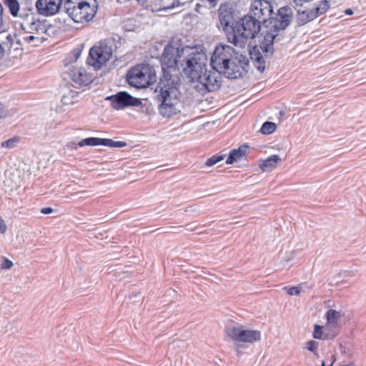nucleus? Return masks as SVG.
Segmentation results:
<instances>
[{
	"label": "nucleus",
	"instance_id": "1",
	"mask_svg": "<svg viewBox=\"0 0 366 366\" xmlns=\"http://www.w3.org/2000/svg\"><path fill=\"white\" fill-rule=\"evenodd\" d=\"M213 69L228 79H237L245 71L246 63L238 59L233 47L227 44L217 45L210 59Z\"/></svg>",
	"mask_w": 366,
	"mask_h": 366
},
{
	"label": "nucleus",
	"instance_id": "2",
	"mask_svg": "<svg viewBox=\"0 0 366 366\" xmlns=\"http://www.w3.org/2000/svg\"><path fill=\"white\" fill-rule=\"evenodd\" d=\"M180 66L187 79L192 82L199 78L207 66L208 57L205 49L200 46H185L182 49Z\"/></svg>",
	"mask_w": 366,
	"mask_h": 366
},
{
	"label": "nucleus",
	"instance_id": "3",
	"mask_svg": "<svg viewBox=\"0 0 366 366\" xmlns=\"http://www.w3.org/2000/svg\"><path fill=\"white\" fill-rule=\"evenodd\" d=\"M292 11L289 6L281 7L278 10V17L271 20L265 26L262 36L263 39L260 42V48L266 54H272L274 51V41L278 36L279 32L284 30L291 22Z\"/></svg>",
	"mask_w": 366,
	"mask_h": 366
},
{
	"label": "nucleus",
	"instance_id": "4",
	"mask_svg": "<svg viewBox=\"0 0 366 366\" xmlns=\"http://www.w3.org/2000/svg\"><path fill=\"white\" fill-rule=\"evenodd\" d=\"M233 32L228 34V41L234 46L244 47L248 39L255 37L260 31L259 20L252 16H245L235 23Z\"/></svg>",
	"mask_w": 366,
	"mask_h": 366
},
{
	"label": "nucleus",
	"instance_id": "5",
	"mask_svg": "<svg viewBox=\"0 0 366 366\" xmlns=\"http://www.w3.org/2000/svg\"><path fill=\"white\" fill-rule=\"evenodd\" d=\"M66 12L75 22L84 24L91 21L97 11L96 2L68 1L65 4Z\"/></svg>",
	"mask_w": 366,
	"mask_h": 366
},
{
	"label": "nucleus",
	"instance_id": "6",
	"mask_svg": "<svg viewBox=\"0 0 366 366\" xmlns=\"http://www.w3.org/2000/svg\"><path fill=\"white\" fill-rule=\"evenodd\" d=\"M227 337L234 342L238 351L243 345H251L261 340V332L250 330L242 325H229L226 327Z\"/></svg>",
	"mask_w": 366,
	"mask_h": 366
},
{
	"label": "nucleus",
	"instance_id": "7",
	"mask_svg": "<svg viewBox=\"0 0 366 366\" xmlns=\"http://www.w3.org/2000/svg\"><path fill=\"white\" fill-rule=\"evenodd\" d=\"M177 95L178 92L176 87L169 84H160L157 98L161 102L159 112L163 117H169L179 111V100Z\"/></svg>",
	"mask_w": 366,
	"mask_h": 366
},
{
	"label": "nucleus",
	"instance_id": "8",
	"mask_svg": "<svg viewBox=\"0 0 366 366\" xmlns=\"http://www.w3.org/2000/svg\"><path fill=\"white\" fill-rule=\"evenodd\" d=\"M127 80L132 86L146 88L157 81V75L152 66L141 64L129 70Z\"/></svg>",
	"mask_w": 366,
	"mask_h": 366
},
{
	"label": "nucleus",
	"instance_id": "9",
	"mask_svg": "<svg viewBox=\"0 0 366 366\" xmlns=\"http://www.w3.org/2000/svg\"><path fill=\"white\" fill-rule=\"evenodd\" d=\"M112 55V47L105 42L100 41L90 49L87 64L95 70L101 69L111 59Z\"/></svg>",
	"mask_w": 366,
	"mask_h": 366
},
{
	"label": "nucleus",
	"instance_id": "10",
	"mask_svg": "<svg viewBox=\"0 0 366 366\" xmlns=\"http://www.w3.org/2000/svg\"><path fill=\"white\" fill-rule=\"evenodd\" d=\"M222 73L214 71H208L207 69L199 74V78L194 79L192 83L197 84L196 88L199 90L205 89L208 92H213L218 89L221 86Z\"/></svg>",
	"mask_w": 366,
	"mask_h": 366
},
{
	"label": "nucleus",
	"instance_id": "11",
	"mask_svg": "<svg viewBox=\"0 0 366 366\" xmlns=\"http://www.w3.org/2000/svg\"><path fill=\"white\" fill-rule=\"evenodd\" d=\"M105 99L109 101L112 107L117 110L127 107H137L142 104L140 99L133 97L126 92H119L114 95L106 97Z\"/></svg>",
	"mask_w": 366,
	"mask_h": 366
},
{
	"label": "nucleus",
	"instance_id": "12",
	"mask_svg": "<svg viewBox=\"0 0 366 366\" xmlns=\"http://www.w3.org/2000/svg\"><path fill=\"white\" fill-rule=\"evenodd\" d=\"M250 11L252 17L267 23L273 12V8L269 0H253Z\"/></svg>",
	"mask_w": 366,
	"mask_h": 366
},
{
	"label": "nucleus",
	"instance_id": "13",
	"mask_svg": "<svg viewBox=\"0 0 366 366\" xmlns=\"http://www.w3.org/2000/svg\"><path fill=\"white\" fill-rule=\"evenodd\" d=\"M69 76L73 83L79 86H87L94 79L91 69L84 66L73 67L69 71Z\"/></svg>",
	"mask_w": 366,
	"mask_h": 366
},
{
	"label": "nucleus",
	"instance_id": "14",
	"mask_svg": "<svg viewBox=\"0 0 366 366\" xmlns=\"http://www.w3.org/2000/svg\"><path fill=\"white\" fill-rule=\"evenodd\" d=\"M127 145L123 141H114L111 139L89 137L81 140L78 146L83 147L85 146H105L111 148H122Z\"/></svg>",
	"mask_w": 366,
	"mask_h": 366
},
{
	"label": "nucleus",
	"instance_id": "15",
	"mask_svg": "<svg viewBox=\"0 0 366 366\" xmlns=\"http://www.w3.org/2000/svg\"><path fill=\"white\" fill-rule=\"evenodd\" d=\"M182 59V49H179L170 44L165 46L162 57L163 65L168 68H172L177 66L178 64L180 65V61Z\"/></svg>",
	"mask_w": 366,
	"mask_h": 366
},
{
	"label": "nucleus",
	"instance_id": "16",
	"mask_svg": "<svg viewBox=\"0 0 366 366\" xmlns=\"http://www.w3.org/2000/svg\"><path fill=\"white\" fill-rule=\"evenodd\" d=\"M340 331L326 322L325 325H315L312 332L314 339L320 340H333Z\"/></svg>",
	"mask_w": 366,
	"mask_h": 366
},
{
	"label": "nucleus",
	"instance_id": "17",
	"mask_svg": "<svg viewBox=\"0 0 366 366\" xmlns=\"http://www.w3.org/2000/svg\"><path fill=\"white\" fill-rule=\"evenodd\" d=\"M62 4V0H38L36 8L41 15L50 16L56 14Z\"/></svg>",
	"mask_w": 366,
	"mask_h": 366
},
{
	"label": "nucleus",
	"instance_id": "18",
	"mask_svg": "<svg viewBox=\"0 0 366 366\" xmlns=\"http://www.w3.org/2000/svg\"><path fill=\"white\" fill-rule=\"evenodd\" d=\"M219 16L220 24L228 38V34L233 32L232 29L235 26L232 9H229L227 5H221L219 9Z\"/></svg>",
	"mask_w": 366,
	"mask_h": 366
},
{
	"label": "nucleus",
	"instance_id": "19",
	"mask_svg": "<svg viewBox=\"0 0 366 366\" xmlns=\"http://www.w3.org/2000/svg\"><path fill=\"white\" fill-rule=\"evenodd\" d=\"M345 316V311L341 307L330 308L325 313L326 322L339 331L341 327L342 320Z\"/></svg>",
	"mask_w": 366,
	"mask_h": 366
},
{
	"label": "nucleus",
	"instance_id": "20",
	"mask_svg": "<svg viewBox=\"0 0 366 366\" xmlns=\"http://www.w3.org/2000/svg\"><path fill=\"white\" fill-rule=\"evenodd\" d=\"M21 27L25 30L24 34L31 35L45 34L46 31V24L39 20H34L33 17L26 24H22Z\"/></svg>",
	"mask_w": 366,
	"mask_h": 366
},
{
	"label": "nucleus",
	"instance_id": "21",
	"mask_svg": "<svg viewBox=\"0 0 366 366\" xmlns=\"http://www.w3.org/2000/svg\"><path fill=\"white\" fill-rule=\"evenodd\" d=\"M282 160L281 157L277 154H273L269 156L265 159H261L259 161V167L262 172H271L276 169L281 163Z\"/></svg>",
	"mask_w": 366,
	"mask_h": 366
},
{
	"label": "nucleus",
	"instance_id": "22",
	"mask_svg": "<svg viewBox=\"0 0 366 366\" xmlns=\"http://www.w3.org/2000/svg\"><path fill=\"white\" fill-rule=\"evenodd\" d=\"M247 151L248 147L247 145H242L239 147L238 149H232L226 160V164H232L234 162L241 161L244 157H245Z\"/></svg>",
	"mask_w": 366,
	"mask_h": 366
},
{
	"label": "nucleus",
	"instance_id": "23",
	"mask_svg": "<svg viewBox=\"0 0 366 366\" xmlns=\"http://www.w3.org/2000/svg\"><path fill=\"white\" fill-rule=\"evenodd\" d=\"M46 39L44 34L31 35L29 34H23L21 41L24 43L29 44L34 46H37Z\"/></svg>",
	"mask_w": 366,
	"mask_h": 366
},
{
	"label": "nucleus",
	"instance_id": "24",
	"mask_svg": "<svg viewBox=\"0 0 366 366\" xmlns=\"http://www.w3.org/2000/svg\"><path fill=\"white\" fill-rule=\"evenodd\" d=\"M79 100V92L73 89H66L61 97V102L64 105H71Z\"/></svg>",
	"mask_w": 366,
	"mask_h": 366
},
{
	"label": "nucleus",
	"instance_id": "25",
	"mask_svg": "<svg viewBox=\"0 0 366 366\" xmlns=\"http://www.w3.org/2000/svg\"><path fill=\"white\" fill-rule=\"evenodd\" d=\"M316 18V13L314 12L313 9L298 11L297 16V21L302 25L305 24Z\"/></svg>",
	"mask_w": 366,
	"mask_h": 366
},
{
	"label": "nucleus",
	"instance_id": "26",
	"mask_svg": "<svg viewBox=\"0 0 366 366\" xmlns=\"http://www.w3.org/2000/svg\"><path fill=\"white\" fill-rule=\"evenodd\" d=\"M21 138L19 136H14L10 139L3 141L0 144V149L4 150H11L16 148L20 143Z\"/></svg>",
	"mask_w": 366,
	"mask_h": 366
},
{
	"label": "nucleus",
	"instance_id": "27",
	"mask_svg": "<svg viewBox=\"0 0 366 366\" xmlns=\"http://www.w3.org/2000/svg\"><path fill=\"white\" fill-rule=\"evenodd\" d=\"M319 347L320 343L314 340H310L305 343L304 350L311 352L317 358H320V354L319 352Z\"/></svg>",
	"mask_w": 366,
	"mask_h": 366
},
{
	"label": "nucleus",
	"instance_id": "28",
	"mask_svg": "<svg viewBox=\"0 0 366 366\" xmlns=\"http://www.w3.org/2000/svg\"><path fill=\"white\" fill-rule=\"evenodd\" d=\"M5 5L8 7L10 13L16 16L19 11V4L17 0H5Z\"/></svg>",
	"mask_w": 366,
	"mask_h": 366
},
{
	"label": "nucleus",
	"instance_id": "29",
	"mask_svg": "<svg viewBox=\"0 0 366 366\" xmlns=\"http://www.w3.org/2000/svg\"><path fill=\"white\" fill-rule=\"evenodd\" d=\"M277 129V125L272 122H264L261 129L260 132L262 134L268 135L272 134Z\"/></svg>",
	"mask_w": 366,
	"mask_h": 366
},
{
	"label": "nucleus",
	"instance_id": "30",
	"mask_svg": "<svg viewBox=\"0 0 366 366\" xmlns=\"http://www.w3.org/2000/svg\"><path fill=\"white\" fill-rule=\"evenodd\" d=\"M339 350L342 356L350 357L352 356V350L350 344L347 342H340L338 344Z\"/></svg>",
	"mask_w": 366,
	"mask_h": 366
},
{
	"label": "nucleus",
	"instance_id": "31",
	"mask_svg": "<svg viewBox=\"0 0 366 366\" xmlns=\"http://www.w3.org/2000/svg\"><path fill=\"white\" fill-rule=\"evenodd\" d=\"M330 5L328 1H322L319 2L317 6L314 9V12L316 13V17L323 14L327 11V10L329 9Z\"/></svg>",
	"mask_w": 366,
	"mask_h": 366
},
{
	"label": "nucleus",
	"instance_id": "32",
	"mask_svg": "<svg viewBox=\"0 0 366 366\" xmlns=\"http://www.w3.org/2000/svg\"><path fill=\"white\" fill-rule=\"evenodd\" d=\"M13 266L12 261L5 257H0V268L1 269H10Z\"/></svg>",
	"mask_w": 366,
	"mask_h": 366
},
{
	"label": "nucleus",
	"instance_id": "33",
	"mask_svg": "<svg viewBox=\"0 0 366 366\" xmlns=\"http://www.w3.org/2000/svg\"><path fill=\"white\" fill-rule=\"evenodd\" d=\"M284 290H287V292L290 295H299L302 291V287L301 285L297 287H284Z\"/></svg>",
	"mask_w": 366,
	"mask_h": 366
},
{
	"label": "nucleus",
	"instance_id": "34",
	"mask_svg": "<svg viewBox=\"0 0 366 366\" xmlns=\"http://www.w3.org/2000/svg\"><path fill=\"white\" fill-rule=\"evenodd\" d=\"M224 159L223 156H213L210 158H209L206 162V165L207 167H212L215 164L219 162Z\"/></svg>",
	"mask_w": 366,
	"mask_h": 366
},
{
	"label": "nucleus",
	"instance_id": "35",
	"mask_svg": "<svg viewBox=\"0 0 366 366\" xmlns=\"http://www.w3.org/2000/svg\"><path fill=\"white\" fill-rule=\"evenodd\" d=\"M255 66L261 73L264 71L265 64L264 61L262 56H257L255 59Z\"/></svg>",
	"mask_w": 366,
	"mask_h": 366
},
{
	"label": "nucleus",
	"instance_id": "36",
	"mask_svg": "<svg viewBox=\"0 0 366 366\" xmlns=\"http://www.w3.org/2000/svg\"><path fill=\"white\" fill-rule=\"evenodd\" d=\"M7 29V25L3 18V8L0 4V33L4 32Z\"/></svg>",
	"mask_w": 366,
	"mask_h": 366
},
{
	"label": "nucleus",
	"instance_id": "37",
	"mask_svg": "<svg viewBox=\"0 0 366 366\" xmlns=\"http://www.w3.org/2000/svg\"><path fill=\"white\" fill-rule=\"evenodd\" d=\"M336 361L335 355H332L328 360H323L321 366H332Z\"/></svg>",
	"mask_w": 366,
	"mask_h": 366
},
{
	"label": "nucleus",
	"instance_id": "38",
	"mask_svg": "<svg viewBox=\"0 0 366 366\" xmlns=\"http://www.w3.org/2000/svg\"><path fill=\"white\" fill-rule=\"evenodd\" d=\"M81 55V51L79 50H73L69 55V57L71 59V61H76L79 56Z\"/></svg>",
	"mask_w": 366,
	"mask_h": 366
},
{
	"label": "nucleus",
	"instance_id": "39",
	"mask_svg": "<svg viewBox=\"0 0 366 366\" xmlns=\"http://www.w3.org/2000/svg\"><path fill=\"white\" fill-rule=\"evenodd\" d=\"M6 224L5 223V221L0 217V234H4L6 232Z\"/></svg>",
	"mask_w": 366,
	"mask_h": 366
},
{
	"label": "nucleus",
	"instance_id": "40",
	"mask_svg": "<svg viewBox=\"0 0 366 366\" xmlns=\"http://www.w3.org/2000/svg\"><path fill=\"white\" fill-rule=\"evenodd\" d=\"M53 209L51 207H44L41 209V213L44 214H49L52 213Z\"/></svg>",
	"mask_w": 366,
	"mask_h": 366
},
{
	"label": "nucleus",
	"instance_id": "41",
	"mask_svg": "<svg viewBox=\"0 0 366 366\" xmlns=\"http://www.w3.org/2000/svg\"><path fill=\"white\" fill-rule=\"evenodd\" d=\"M310 0H293L297 6H302L303 4L308 2Z\"/></svg>",
	"mask_w": 366,
	"mask_h": 366
},
{
	"label": "nucleus",
	"instance_id": "42",
	"mask_svg": "<svg viewBox=\"0 0 366 366\" xmlns=\"http://www.w3.org/2000/svg\"><path fill=\"white\" fill-rule=\"evenodd\" d=\"M4 54V49L1 44L0 43V60L3 58Z\"/></svg>",
	"mask_w": 366,
	"mask_h": 366
},
{
	"label": "nucleus",
	"instance_id": "43",
	"mask_svg": "<svg viewBox=\"0 0 366 366\" xmlns=\"http://www.w3.org/2000/svg\"><path fill=\"white\" fill-rule=\"evenodd\" d=\"M345 14H347V15H351L353 14V11L352 9H347L346 11H345Z\"/></svg>",
	"mask_w": 366,
	"mask_h": 366
},
{
	"label": "nucleus",
	"instance_id": "44",
	"mask_svg": "<svg viewBox=\"0 0 366 366\" xmlns=\"http://www.w3.org/2000/svg\"><path fill=\"white\" fill-rule=\"evenodd\" d=\"M176 6L174 5V4H173L171 6H167L166 7L165 9H171V8H174Z\"/></svg>",
	"mask_w": 366,
	"mask_h": 366
},
{
	"label": "nucleus",
	"instance_id": "45",
	"mask_svg": "<svg viewBox=\"0 0 366 366\" xmlns=\"http://www.w3.org/2000/svg\"><path fill=\"white\" fill-rule=\"evenodd\" d=\"M295 252H292V256H294V255H295ZM292 258H293V257H291L290 258V259H292Z\"/></svg>",
	"mask_w": 366,
	"mask_h": 366
}]
</instances>
